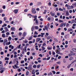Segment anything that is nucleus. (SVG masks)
<instances>
[{"label":"nucleus","mask_w":76,"mask_h":76,"mask_svg":"<svg viewBox=\"0 0 76 76\" xmlns=\"http://www.w3.org/2000/svg\"><path fill=\"white\" fill-rule=\"evenodd\" d=\"M31 13L33 14H35L36 13V11L35 10V9L33 8L31 10Z\"/></svg>","instance_id":"nucleus-1"},{"label":"nucleus","mask_w":76,"mask_h":76,"mask_svg":"<svg viewBox=\"0 0 76 76\" xmlns=\"http://www.w3.org/2000/svg\"><path fill=\"white\" fill-rule=\"evenodd\" d=\"M32 64L30 65L28 67V70H32Z\"/></svg>","instance_id":"nucleus-2"},{"label":"nucleus","mask_w":76,"mask_h":76,"mask_svg":"<svg viewBox=\"0 0 76 76\" xmlns=\"http://www.w3.org/2000/svg\"><path fill=\"white\" fill-rule=\"evenodd\" d=\"M3 65H0V70H1L2 69H4V70H5V69H6L5 68H3Z\"/></svg>","instance_id":"nucleus-3"},{"label":"nucleus","mask_w":76,"mask_h":76,"mask_svg":"<svg viewBox=\"0 0 76 76\" xmlns=\"http://www.w3.org/2000/svg\"><path fill=\"white\" fill-rule=\"evenodd\" d=\"M4 29L5 30V32H9V29H7V27H5L4 28Z\"/></svg>","instance_id":"nucleus-4"},{"label":"nucleus","mask_w":76,"mask_h":76,"mask_svg":"<svg viewBox=\"0 0 76 76\" xmlns=\"http://www.w3.org/2000/svg\"><path fill=\"white\" fill-rule=\"evenodd\" d=\"M6 42H7V39H5L3 43V44L4 46L6 44Z\"/></svg>","instance_id":"nucleus-5"},{"label":"nucleus","mask_w":76,"mask_h":76,"mask_svg":"<svg viewBox=\"0 0 76 76\" xmlns=\"http://www.w3.org/2000/svg\"><path fill=\"white\" fill-rule=\"evenodd\" d=\"M11 29L12 30V31H16V28L14 27H12Z\"/></svg>","instance_id":"nucleus-6"},{"label":"nucleus","mask_w":76,"mask_h":76,"mask_svg":"<svg viewBox=\"0 0 76 76\" xmlns=\"http://www.w3.org/2000/svg\"><path fill=\"white\" fill-rule=\"evenodd\" d=\"M41 38H37L36 39V42H39V41H40Z\"/></svg>","instance_id":"nucleus-7"},{"label":"nucleus","mask_w":76,"mask_h":76,"mask_svg":"<svg viewBox=\"0 0 76 76\" xmlns=\"http://www.w3.org/2000/svg\"><path fill=\"white\" fill-rule=\"evenodd\" d=\"M14 13H15V14H16L18 13V10L15 9L14 11Z\"/></svg>","instance_id":"nucleus-8"},{"label":"nucleus","mask_w":76,"mask_h":76,"mask_svg":"<svg viewBox=\"0 0 76 76\" xmlns=\"http://www.w3.org/2000/svg\"><path fill=\"white\" fill-rule=\"evenodd\" d=\"M50 13V15H51L52 16H53V17L55 15V14H54V13H53V12H51Z\"/></svg>","instance_id":"nucleus-9"},{"label":"nucleus","mask_w":76,"mask_h":76,"mask_svg":"<svg viewBox=\"0 0 76 76\" xmlns=\"http://www.w3.org/2000/svg\"><path fill=\"white\" fill-rule=\"evenodd\" d=\"M64 23H62L59 25V27H63L64 26Z\"/></svg>","instance_id":"nucleus-10"},{"label":"nucleus","mask_w":76,"mask_h":76,"mask_svg":"<svg viewBox=\"0 0 76 76\" xmlns=\"http://www.w3.org/2000/svg\"><path fill=\"white\" fill-rule=\"evenodd\" d=\"M76 21H75V20H71V23H75Z\"/></svg>","instance_id":"nucleus-11"},{"label":"nucleus","mask_w":76,"mask_h":76,"mask_svg":"<svg viewBox=\"0 0 76 76\" xmlns=\"http://www.w3.org/2000/svg\"><path fill=\"white\" fill-rule=\"evenodd\" d=\"M69 15V12H66V16H68Z\"/></svg>","instance_id":"nucleus-12"},{"label":"nucleus","mask_w":76,"mask_h":76,"mask_svg":"<svg viewBox=\"0 0 76 76\" xmlns=\"http://www.w3.org/2000/svg\"><path fill=\"white\" fill-rule=\"evenodd\" d=\"M73 31V29L72 28L70 29L69 30V28H68L67 30L68 32H71V31Z\"/></svg>","instance_id":"nucleus-13"},{"label":"nucleus","mask_w":76,"mask_h":76,"mask_svg":"<svg viewBox=\"0 0 76 76\" xmlns=\"http://www.w3.org/2000/svg\"><path fill=\"white\" fill-rule=\"evenodd\" d=\"M26 33L24 32L23 34V37H25L26 36Z\"/></svg>","instance_id":"nucleus-14"},{"label":"nucleus","mask_w":76,"mask_h":76,"mask_svg":"<svg viewBox=\"0 0 76 76\" xmlns=\"http://www.w3.org/2000/svg\"><path fill=\"white\" fill-rule=\"evenodd\" d=\"M67 9L68 10H70L71 9V6L69 5H68V6L67 7Z\"/></svg>","instance_id":"nucleus-15"},{"label":"nucleus","mask_w":76,"mask_h":76,"mask_svg":"<svg viewBox=\"0 0 76 76\" xmlns=\"http://www.w3.org/2000/svg\"><path fill=\"white\" fill-rule=\"evenodd\" d=\"M45 49V48H44V46H42V51H44V50Z\"/></svg>","instance_id":"nucleus-16"},{"label":"nucleus","mask_w":76,"mask_h":76,"mask_svg":"<svg viewBox=\"0 0 76 76\" xmlns=\"http://www.w3.org/2000/svg\"><path fill=\"white\" fill-rule=\"evenodd\" d=\"M10 44H11V43H10V42H7L6 43V45H10Z\"/></svg>","instance_id":"nucleus-17"},{"label":"nucleus","mask_w":76,"mask_h":76,"mask_svg":"<svg viewBox=\"0 0 76 76\" xmlns=\"http://www.w3.org/2000/svg\"><path fill=\"white\" fill-rule=\"evenodd\" d=\"M7 20V17H5L4 18V21H6Z\"/></svg>","instance_id":"nucleus-18"},{"label":"nucleus","mask_w":76,"mask_h":76,"mask_svg":"<svg viewBox=\"0 0 76 76\" xmlns=\"http://www.w3.org/2000/svg\"><path fill=\"white\" fill-rule=\"evenodd\" d=\"M72 51H75V52H76V48H72Z\"/></svg>","instance_id":"nucleus-19"},{"label":"nucleus","mask_w":76,"mask_h":76,"mask_svg":"<svg viewBox=\"0 0 76 76\" xmlns=\"http://www.w3.org/2000/svg\"><path fill=\"white\" fill-rule=\"evenodd\" d=\"M56 53L57 54H59L60 53V51L58 50H56Z\"/></svg>","instance_id":"nucleus-20"},{"label":"nucleus","mask_w":76,"mask_h":76,"mask_svg":"<svg viewBox=\"0 0 76 76\" xmlns=\"http://www.w3.org/2000/svg\"><path fill=\"white\" fill-rule=\"evenodd\" d=\"M5 60H9V58L5 57Z\"/></svg>","instance_id":"nucleus-21"},{"label":"nucleus","mask_w":76,"mask_h":76,"mask_svg":"<svg viewBox=\"0 0 76 76\" xmlns=\"http://www.w3.org/2000/svg\"><path fill=\"white\" fill-rule=\"evenodd\" d=\"M73 57L72 56L70 58H69V60H72L73 59Z\"/></svg>","instance_id":"nucleus-22"},{"label":"nucleus","mask_w":76,"mask_h":76,"mask_svg":"<svg viewBox=\"0 0 76 76\" xmlns=\"http://www.w3.org/2000/svg\"><path fill=\"white\" fill-rule=\"evenodd\" d=\"M41 34L42 35H41V37H44V35H45V33H41Z\"/></svg>","instance_id":"nucleus-23"},{"label":"nucleus","mask_w":76,"mask_h":76,"mask_svg":"<svg viewBox=\"0 0 76 76\" xmlns=\"http://www.w3.org/2000/svg\"><path fill=\"white\" fill-rule=\"evenodd\" d=\"M2 37L3 38H4V37H6V36H5V34H2Z\"/></svg>","instance_id":"nucleus-24"},{"label":"nucleus","mask_w":76,"mask_h":76,"mask_svg":"<svg viewBox=\"0 0 76 76\" xmlns=\"http://www.w3.org/2000/svg\"><path fill=\"white\" fill-rule=\"evenodd\" d=\"M47 48L49 50H51L52 49V48H51V47H49L48 48V47Z\"/></svg>","instance_id":"nucleus-25"},{"label":"nucleus","mask_w":76,"mask_h":76,"mask_svg":"<svg viewBox=\"0 0 76 76\" xmlns=\"http://www.w3.org/2000/svg\"><path fill=\"white\" fill-rule=\"evenodd\" d=\"M72 6H75V7H76V2L74 3V4H72Z\"/></svg>","instance_id":"nucleus-26"},{"label":"nucleus","mask_w":76,"mask_h":76,"mask_svg":"<svg viewBox=\"0 0 76 76\" xmlns=\"http://www.w3.org/2000/svg\"><path fill=\"white\" fill-rule=\"evenodd\" d=\"M16 50V49H14L11 52V53H13Z\"/></svg>","instance_id":"nucleus-27"},{"label":"nucleus","mask_w":76,"mask_h":76,"mask_svg":"<svg viewBox=\"0 0 76 76\" xmlns=\"http://www.w3.org/2000/svg\"><path fill=\"white\" fill-rule=\"evenodd\" d=\"M34 26H33L32 28H31V31H34Z\"/></svg>","instance_id":"nucleus-28"},{"label":"nucleus","mask_w":76,"mask_h":76,"mask_svg":"<svg viewBox=\"0 0 76 76\" xmlns=\"http://www.w3.org/2000/svg\"><path fill=\"white\" fill-rule=\"evenodd\" d=\"M32 39V37H30L28 39V40L30 41V40H31Z\"/></svg>","instance_id":"nucleus-29"},{"label":"nucleus","mask_w":76,"mask_h":76,"mask_svg":"<svg viewBox=\"0 0 76 76\" xmlns=\"http://www.w3.org/2000/svg\"><path fill=\"white\" fill-rule=\"evenodd\" d=\"M59 11H63V9H61V8H60L59 9Z\"/></svg>","instance_id":"nucleus-30"},{"label":"nucleus","mask_w":76,"mask_h":76,"mask_svg":"<svg viewBox=\"0 0 76 76\" xmlns=\"http://www.w3.org/2000/svg\"><path fill=\"white\" fill-rule=\"evenodd\" d=\"M27 11H28V10L26 9L24 10V12H27Z\"/></svg>","instance_id":"nucleus-31"},{"label":"nucleus","mask_w":76,"mask_h":76,"mask_svg":"<svg viewBox=\"0 0 76 76\" xmlns=\"http://www.w3.org/2000/svg\"><path fill=\"white\" fill-rule=\"evenodd\" d=\"M48 4L49 6H51V2H49Z\"/></svg>","instance_id":"nucleus-32"},{"label":"nucleus","mask_w":76,"mask_h":76,"mask_svg":"<svg viewBox=\"0 0 76 76\" xmlns=\"http://www.w3.org/2000/svg\"><path fill=\"white\" fill-rule=\"evenodd\" d=\"M4 72V70L3 69L1 70V71L0 72L1 73H3V72Z\"/></svg>","instance_id":"nucleus-33"},{"label":"nucleus","mask_w":76,"mask_h":76,"mask_svg":"<svg viewBox=\"0 0 76 76\" xmlns=\"http://www.w3.org/2000/svg\"><path fill=\"white\" fill-rule=\"evenodd\" d=\"M35 73V71H33L32 72V75H34Z\"/></svg>","instance_id":"nucleus-34"},{"label":"nucleus","mask_w":76,"mask_h":76,"mask_svg":"<svg viewBox=\"0 0 76 76\" xmlns=\"http://www.w3.org/2000/svg\"><path fill=\"white\" fill-rule=\"evenodd\" d=\"M24 42L25 43H28V41H27V40L26 39H25V41H24Z\"/></svg>","instance_id":"nucleus-35"},{"label":"nucleus","mask_w":76,"mask_h":76,"mask_svg":"<svg viewBox=\"0 0 76 76\" xmlns=\"http://www.w3.org/2000/svg\"><path fill=\"white\" fill-rule=\"evenodd\" d=\"M18 71L19 72H20L21 71V70L20 69V68H19L18 69Z\"/></svg>","instance_id":"nucleus-36"},{"label":"nucleus","mask_w":76,"mask_h":76,"mask_svg":"<svg viewBox=\"0 0 76 76\" xmlns=\"http://www.w3.org/2000/svg\"><path fill=\"white\" fill-rule=\"evenodd\" d=\"M41 66V65L39 64L37 65V68H39V67Z\"/></svg>","instance_id":"nucleus-37"},{"label":"nucleus","mask_w":76,"mask_h":76,"mask_svg":"<svg viewBox=\"0 0 76 76\" xmlns=\"http://www.w3.org/2000/svg\"><path fill=\"white\" fill-rule=\"evenodd\" d=\"M38 33H37V31H35L34 32V35H38Z\"/></svg>","instance_id":"nucleus-38"},{"label":"nucleus","mask_w":76,"mask_h":76,"mask_svg":"<svg viewBox=\"0 0 76 76\" xmlns=\"http://www.w3.org/2000/svg\"><path fill=\"white\" fill-rule=\"evenodd\" d=\"M73 41L74 43H76V39H74Z\"/></svg>","instance_id":"nucleus-39"},{"label":"nucleus","mask_w":76,"mask_h":76,"mask_svg":"<svg viewBox=\"0 0 76 76\" xmlns=\"http://www.w3.org/2000/svg\"><path fill=\"white\" fill-rule=\"evenodd\" d=\"M66 27H69V24L68 23H67L66 24Z\"/></svg>","instance_id":"nucleus-40"},{"label":"nucleus","mask_w":76,"mask_h":76,"mask_svg":"<svg viewBox=\"0 0 76 76\" xmlns=\"http://www.w3.org/2000/svg\"><path fill=\"white\" fill-rule=\"evenodd\" d=\"M14 66H15V67H16V69H18V68H19V67L18 66L16 65H14Z\"/></svg>","instance_id":"nucleus-41"},{"label":"nucleus","mask_w":76,"mask_h":76,"mask_svg":"<svg viewBox=\"0 0 76 76\" xmlns=\"http://www.w3.org/2000/svg\"><path fill=\"white\" fill-rule=\"evenodd\" d=\"M33 68H36L37 67V65H34L33 66Z\"/></svg>","instance_id":"nucleus-42"},{"label":"nucleus","mask_w":76,"mask_h":76,"mask_svg":"<svg viewBox=\"0 0 76 76\" xmlns=\"http://www.w3.org/2000/svg\"><path fill=\"white\" fill-rule=\"evenodd\" d=\"M57 64H61V62H57L56 63Z\"/></svg>","instance_id":"nucleus-43"},{"label":"nucleus","mask_w":76,"mask_h":76,"mask_svg":"<svg viewBox=\"0 0 76 76\" xmlns=\"http://www.w3.org/2000/svg\"><path fill=\"white\" fill-rule=\"evenodd\" d=\"M26 75H29V72L28 71H27L26 73Z\"/></svg>","instance_id":"nucleus-44"},{"label":"nucleus","mask_w":76,"mask_h":76,"mask_svg":"<svg viewBox=\"0 0 76 76\" xmlns=\"http://www.w3.org/2000/svg\"><path fill=\"white\" fill-rule=\"evenodd\" d=\"M53 75V74L52 73V72H50L49 74H48V75Z\"/></svg>","instance_id":"nucleus-45"},{"label":"nucleus","mask_w":76,"mask_h":76,"mask_svg":"<svg viewBox=\"0 0 76 76\" xmlns=\"http://www.w3.org/2000/svg\"><path fill=\"white\" fill-rule=\"evenodd\" d=\"M30 54V52H28L27 53V55H28V56Z\"/></svg>","instance_id":"nucleus-46"},{"label":"nucleus","mask_w":76,"mask_h":76,"mask_svg":"<svg viewBox=\"0 0 76 76\" xmlns=\"http://www.w3.org/2000/svg\"><path fill=\"white\" fill-rule=\"evenodd\" d=\"M50 58H51V57H49L48 58H47V60H50Z\"/></svg>","instance_id":"nucleus-47"},{"label":"nucleus","mask_w":76,"mask_h":76,"mask_svg":"<svg viewBox=\"0 0 76 76\" xmlns=\"http://www.w3.org/2000/svg\"><path fill=\"white\" fill-rule=\"evenodd\" d=\"M50 36H48V37H47V39H50Z\"/></svg>","instance_id":"nucleus-48"},{"label":"nucleus","mask_w":76,"mask_h":76,"mask_svg":"<svg viewBox=\"0 0 76 76\" xmlns=\"http://www.w3.org/2000/svg\"><path fill=\"white\" fill-rule=\"evenodd\" d=\"M72 56V54L71 53H70L68 55V56H69V57H71Z\"/></svg>","instance_id":"nucleus-49"},{"label":"nucleus","mask_w":76,"mask_h":76,"mask_svg":"<svg viewBox=\"0 0 76 76\" xmlns=\"http://www.w3.org/2000/svg\"><path fill=\"white\" fill-rule=\"evenodd\" d=\"M59 22H63V20H59Z\"/></svg>","instance_id":"nucleus-50"},{"label":"nucleus","mask_w":76,"mask_h":76,"mask_svg":"<svg viewBox=\"0 0 76 76\" xmlns=\"http://www.w3.org/2000/svg\"><path fill=\"white\" fill-rule=\"evenodd\" d=\"M9 34H10V33H9V32H7L6 33V34L7 35H9Z\"/></svg>","instance_id":"nucleus-51"},{"label":"nucleus","mask_w":76,"mask_h":76,"mask_svg":"<svg viewBox=\"0 0 76 76\" xmlns=\"http://www.w3.org/2000/svg\"><path fill=\"white\" fill-rule=\"evenodd\" d=\"M36 23H37V24L38 23V19H37L36 21Z\"/></svg>","instance_id":"nucleus-52"},{"label":"nucleus","mask_w":76,"mask_h":76,"mask_svg":"<svg viewBox=\"0 0 76 76\" xmlns=\"http://www.w3.org/2000/svg\"><path fill=\"white\" fill-rule=\"evenodd\" d=\"M35 29H38V26H36L35 27Z\"/></svg>","instance_id":"nucleus-53"},{"label":"nucleus","mask_w":76,"mask_h":76,"mask_svg":"<svg viewBox=\"0 0 76 76\" xmlns=\"http://www.w3.org/2000/svg\"><path fill=\"white\" fill-rule=\"evenodd\" d=\"M17 57V55H15L14 56V58H16V57Z\"/></svg>","instance_id":"nucleus-54"},{"label":"nucleus","mask_w":76,"mask_h":76,"mask_svg":"<svg viewBox=\"0 0 76 76\" xmlns=\"http://www.w3.org/2000/svg\"><path fill=\"white\" fill-rule=\"evenodd\" d=\"M32 5H33V3L32 2L31 3L29 4L30 6H32Z\"/></svg>","instance_id":"nucleus-55"},{"label":"nucleus","mask_w":76,"mask_h":76,"mask_svg":"<svg viewBox=\"0 0 76 76\" xmlns=\"http://www.w3.org/2000/svg\"><path fill=\"white\" fill-rule=\"evenodd\" d=\"M52 72L53 73V74L54 75H55V74H56V72L54 71H52Z\"/></svg>","instance_id":"nucleus-56"},{"label":"nucleus","mask_w":76,"mask_h":76,"mask_svg":"<svg viewBox=\"0 0 76 76\" xmlns=\"http://www.w3.org/2000/svg\"><path fill=\"white\" fill-rule=\"evenodd\" d=\"M23 63H24V61H21V64H23Z\"/></svg>","instance_id":"nucleus-57"},{"label":"nucleus","mask_w":76,"mask_h":76,"mask_svg":"<svg viewBox=\"0 0 76 76\" xmlns=\"http://www.w3.org/2000/svg\"><path fill=\"white\" fill-rule=\"evenodd\" d=\"M8 39H9V40L12 39V37H11L10 36L9 37Z\"/></svg>","instance_id":"nucleus-58"},{"label":"nucleus","mask_w":76,"mask_h":76,"mask_svg":"<svg viewBox=\"0 0 76 76\" xmlns=\"http://www.w3.org/2000/svg\"><path fill=\"white\" fill-rule=\"evenodd\" d=\"M2 17H4V16H5V15L4 14H2Z\"/></svg>","instance_id":"nucleus-59"},{"label":"nucleus","mask_w":76,"mask_h":76,"mask_svg":"<svg viewBox=\"0 0 76 76\" xmlns=\"http://www.w3.org/2000/svg\"><path fill=\"white\" fill-rule=\"evenodd\" d=\"M46 44L45 43H44L42 45V46H45Z\"/></svg>","instance_id":"nucleus-60"},{"label":"nucleus","mask_w":76,"mask_h":76,"mask_svg":"<svg viewBox=\"0 0 76 76\" xmlns=\"http://www.w3.org/2000/svg\"><path fill=\"white\" fill-rule=\"evenodd\" d=\"M73 68H71V69H70V70L71 71H72V72H73Z\"/></svg>","instance_id":"nucleus-61"},{"label":"nucleus","mask_w":76,"mask_h":76,"mask_svg":"<svg viewBox=\"0 0 76 76\" xmlns=\"http://www.w3.org/2000/svg\"><path fill=\"white\" fill-rule=\"evenodd\" d=\"M49 54L50 55H51V51H49Z\"/></svg>","instance_id":"nucleus-62"},{"label":"nucleus","mask_w":76,"mask_h":76,"mask_svg":"<svg viewBox=\"0 0 76 76\" xmlns=\"http://www.w3.org/2000/svg\"><path fill=\"white\" fill-rule=\"evenodd\" d=\"M70 65H69V66H67V68H68V69H69V68H70Z\"/></svg>","instance_id":"nucleus-63"},{"label":"nucleus","mask_w":76,"mask_h":76,"mask_svg":"<svg viewBox=\"0 0 76 76\" xmlns=\"http://www.w3.org/2000/svg\"><path fill=\"white\" fill-rule=\"evenodd\" d=\"M48 20H51V18H50V17H48Z\"/></svg>","instance_id":"nucleus-64"}]
</instances>
